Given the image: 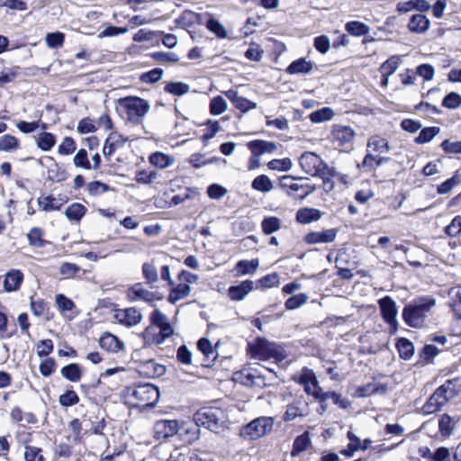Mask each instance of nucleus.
<instances>
[{"label": "nucleus", "instance_id": "nucleus-40", "mask_svg": "<svg viewBox=\"0 0 461 461\" xmlns=\"http://www.w3.org/2000/svg\"><path fill=\"white\" fill-rule=\"evenodd\" d=\"M440 132L439 127H426L422 129L420 134L415 138V142L424 144L429 142L436 135Z\"/></svg>", "mask_w": 461, "mask_h": 461}, {"label": "nucleus", "instance_id": "nucleus-58", "mask_svg": "<svg viewBox=\"0 0 461 461\" xmlns=\"http://www.w3.org/2000/svg\"><path fill=\"white\" fill-rule=\"evenodd\" d=\"M90 195L97 196L110 190V186L101 181H92L87 185Z\"/></svg>", "mask_w": 461, "mask_h": 461}, {"label": "nucleus", "instance_id": "nucleus-32", "mask_svg": "<svg viewBox=\"0 0 461 461\" xmlns=\"http://www.w3.org/2000/svg\"><path fill=\"white\" fill-rule=\"evenodd\" d=\"M259 377H256L249 370L244 369L241 371H237L232 374V382L235 384H240L246 386H252L256 384V379Z\"/></svg>", "mask_w": 461, "mask_h": 461}, {"label": "nucleus", "instance_id": "nucleus-23", "mask_svg": "<svg viewBox=\"0 0 461 461\" xmlns=\"http://www.w3.org/2000/svg\"><path fill=\"white\" fill-rule=\"evenodd\" d=\"M140 373L147 377H159L166 373V367L150 359L140 366Z\"/></svg>", "mask_w": 461, "mask_h": 461}, {"label": "nucleus", "instance_id": "nucleus-39", "mask_svg": "<svg viewBox=\"0 0 461 461\" xmlns=\"http://www.w3.org/2000/svg\"><path fill=\"white\" fill-rule=\"evenodd\" d=\"M251 186L253 189L263 193L270 192L273 189L272 181L266 175L257 176L253 180Z\"/></svg>", "mask_w": 461, "mask_h": 461}, {"label": "nucleus", "instance_id": "nucleus-29", "mask_svg": "<svg viewBox=\"0 0 461 461\" xmlns=\"http://www.w3.org/2000/svg\"><path fill=\"white\" fill-rule=\"evenodd\" d=\"M149 160L151 165L161 169L170 167L175 162V158L172 156L159 151L152 153Z\"/></svg>", "mask_w": 461, "mask_h": 461}, {"label": "nucleus", "instance_id": "nucleus-18", "mask_svg": "<svg viewBox=\"0 0 461 461\" xmlns=\"http://www.w3.org/2000/svg\"><path fill=\"white\" fill-rule=\"evenodd\" d=\"M23 274L19 269H11L5 276L4 280V289L7 293L18 291L23 282Z\"/></svg>", "mask_w": 461, "mask_h": 461}, {"label": "nucleus", "instance_id": "nucleus-25", "mask_svg": "<svg viewBox=\"0 0 461 461\" xmlns=\"http://www.w3.org/2000/svg\"><path fill=\"white\" fill-rule=\"evenodd\" d=\"M259 267L258 259L252 260H240L232 269L235 272V276L254 274Z\"/></svg>", "mask_w": 461, "mask_h": 461}, {"label": "nucleus", "instance_id": "nucleus-30", "mask_svg": "<svg viewBox=\"0 0 461 461\" xmlns=\"http://www.w3.org/2000/svg\"><path fill=\"white\" fill-rule=\"evenodd\" d=\"M311 445L310 434L308 431H304L300 436H297L293 444V449L291 456L293 457L297 456L302 452L305 451Z\"/></svg>", "mask_w": 461, "mask_h": 461}, {"label": "nucleus", "instance_id": "nucleus-34", "mask_svg": "<svg viewBox=\"0 0 461 461\" xmlns=\"http://www.w3.org/2000/svg\"><path fill=\"white\" fill-rule=\"evenodd\" d=\"M345 29L349 34L357 37L366 35L370 31L369 26L358 21L347 23Z\"/></svg>", "mask_w": 461, "mask_h": 461}, {"label": "nucleus", "instance_id": "nucleus-13", "mask_svg": "<svg viewBox=\"0 0 461 461\" xmlns=\"http://www.w3.org/2000/svg\"><path fill=\"white\" fill-rule=\"evenodd\" d=\"M308 412V402L303 396H300L287 405L283 420L285 422L292 421L298 417L307 416Z\"/></svg>", "mask_w": 461, "mask_h": 461}, {"label": "nucleus", "instance_id": "nucleus-63", "mask_svg": "<svg viewBox=\"0 0 461 461\" xmlns=\"http://www.w3.org/2000/svg\"><path fill=\"white\" fill-rule=\"evenodd\" d=\"M258 283L262 288H272L279 285L280 279L277 273H272L261 277Z\"/></svg>", "mask_w": 461, "mask_h": 461}, {"label": "nucleus", "instance_id": "nucleus-12", "mask_svg": "<svg viewBox=\"0 0 461 461\" xmlns=\"http://www.w3.org/2000/svg\"><path fill=\"white\" fill-rule=\"evenodd\" d=\"M179 431V424L176 420H161L154 424V437L156 439L169 438Z\"/></svg>", "mask_w": 461, "mask_h": 461}, {"label": "nucleus", "instance_id": "nucleus-38", "mask_svg": "<svg viewBox=\"0 0 461 461\" xmlns=\"http://www.w3.org/2000/svg\"><path fill=\"white\" fill-rule=\"evenodd\" d=\"M56 144V137L50 132H42L37 139V146L42 151L50 150Z\"/></svg>", "mask_w": 461, "mask_h": 461}, {"label": "nucleus", "instance_id": "nucleus-6", "mask_svg": "<svg viewBox=\"0 0 461 461\" xmlns=\"http://www.w3.org/2000/svg\"><path fill=\"white\" fill-rule=\"evenodd\" d=\"M273 426V418L261 416L241 426L239 434L244 439L256 440L270 433Z\"/></svg>", "mask_w": 461, "mask_h": 461}, {"label": "nucleus", "instance_id": "nucleus-51", "mask_svg": "<svg viewBox=\"0 0 461 461\" xmlns=\"http://www.w3.org/2000/svg\"><path fill=\"white\" fill-rule=\"evenodd\" d=\"M142 274L149 285H153L158 280L157 268L150 263H144L142 265Z\"/></svg>", "mask_w": 461, "mask_h": 461}, {"label": "nucleus", "instance_id": "nucleus-52", "mask_svg": "<svg viewBox=\"0 0 461 461\" xmlns=\"http://www.w3.org/2000/svg\"><path fill=\"white\" fill-rule=\"evenodd\" d=\"M348 438L351 441V443L348 445V447L346 449L341 450L340 453L346 456L350 457L354 455L356 451L359 450L360 438L352 431L348 432Z\"/></svg>", "mask_w": 461, "mask_h": 461}, {"label": "nucleus", "instance_id": "nucleus-14", "mask_svg": "<svg viewBox=\"0 0 461 461\" xmlns=\"http://www.w3.org/2000/svg\"><path fill=\"white\" fill-rule=\"evenodd\" d=\"M115 320L126 327H133L142 321L141 312L135 307L119 309L115 311Z\"/></svg>", "mask_w": 461, "mask_h": 461}, {"label": "nucleus", "instance_id": "nucleus-3", "mask_svg": "<svg viewBox=\"0 0 461 461\" xmlns=\"http://www.w3.org/2000/svg\"><path fill=\"white\" fill-rule=\"evenodd\" d=\"M457 380H447L440 385L422 406V412L426 415L436 413L446 405L449 400L455 398L459 391L456 388Z\"/></svg>", "mask_w": 461, "mask_h": 461}, {"label": "nucleus", "instance_id": "nucleus-11", "mask_svg": "<svg viewBox=\"0 0 461 461\" xmlns=\"http://www.w3.org/2000/svg\"><path fill=\"white\" fill-rule=\"evenodd\" d=\"M378 304L384 321L396 331L398 322L396 320L397 309L395 302L390 296H385L378 301Z\"/></svg>", "mask_w": 461, "mask_h": 461}, {"label": "nucleus", "instance_id": "nucleus-21", "mask_svg": "<svg viewBox=\"0 0 461 461\" xmlns=\"http://www.w3.org/2000/svg\"><path fill=\"white\" fill-rule=\"evenodd\" d=\"M248 148L252 154L261 156L266 153H273L277 149V144L273 141L256 140L248 143Z\"/></svg>", "mask_w": 461, "mask_h": 461}, {"label": "nucleus", "instance_id": "nucleus-56", "mask_svg": "<svg viewBox=\"0 0 461 461\" xmlns=\"http://www.w3.org/2000/svg\"><path fill=\"white\" fill-rule=\"evenodd\" d=\"M445 233L449 237H457L461 234V215L456 216L451 222L445 227Z\"/></svg>", "mask_w": 461, "mask_h": 461}, {"label": "nucleus", "instance_id": "nucleus-2", "mask_svg": "<svg viewBox=\"0 0 461 461\" xmlns=\"http://www.w3.org/2000/svg\"><path fill=\"white\" fill-rule=\"evenodd\" d=\"M194 421L211 431L219 433L229 428L227 413L217 407L203 408L194 414Z\"/></svg>", "mask_w": 461, "mask_h": 461}, {"label": "nucleus", "instance_id": "nucleus-45", "mask_svg": "<svg viewBox=\"0 0 461 461\" xmlns=\"http://www.w3.org/2000/svg\"><path fill=\"white\" fill-rule=\"evenodd\" d=\"M299 384L303 385L304 391L307 393V388H313L318 384L314 373L310 369H303L300 375Z\"/></svg>", "mask_w": 461, "mask_h": 461}, {"label": "nucleus", "instance_id": "nucleus-55", "mask_svg": "<svg viewBox=\"0 0 461 461\" xmlns=\"http://www.w3.org/2000/svg\"><path fill=\"white\" fill-rule=\"evenodd\" d=\"M442 105L447 109H456L461 106V95L456 92L447 94L443 101Z\"/></svg>", "mask_w": 461, "mask_h": 461}, {"label": "nucleus", "instance_id": "nucleus-10", "mask_svg": "<svg viewBox=\"0 0 461 461\" xmlns=\"http://www.w3.org/2000/svg\"><path fill=\"white\" fill-rule=\"evenodd\" d=\"M299 164L306 174L312 176H319L323 160L313 152H304L299 158Z\"/></svg>", "mask_w": 461, "mask_h": 461}, {"label": "nucleus", "instance_id": "nucleus-50", "mask_svg": "<svg viewBox=\"0 0 461 461\" xmlns=\"http://www.w3.org/2000/svg\"><path fill=\"white\" fill-rule=\"evenodd\" d=\"M261 226L266 234H271L281 228V220L276 217H267L262 221Z\"/></svg>", "mask_w": 461, "mask_h": 461}, {"label": "nucleus", "instance_id": "nucleus-9", "mask_svg": "<svg viewBox=\"0 0 461 461\" xmlns=\"http://www.w3.org/2000/svg\"><path fill=\"white\" fill-rule=\"evenodd\" d=\"M292 176H285L280 180V186L285 189L286 194L292 198L303 200L316 190L314 185L298 184Z\"/></svg>", "mask_w": 461, "mask_h": 461}, {"label": "nucleus", "instance_id": "nucleus-19", "mask_svg": "<svg viewBox=\"0 0 461 461\" xmlns=\"http://www.w3.org/2000/svg\"><path fill=\"white\" fill-rule=\"evenodd\" d=\"M100 347L110 353H117L124 348V343L115 335L104 332L99 339Z\"/></svg>", "mask_w": 461, "mask_h": 461}, {"label": "nucleus", "instance_id": "nucleus-53", "mask_svg": "<svg viewBox=\"0 0 461 461\" xmlns=\"http://www.w3.org/2000/svg\"><path fill=\"white\" fill-rule=\"evenodd\" d=\"M163 69L159 68H153L140 76V80L146 84H154L159 81L163 76Z\"/></svg>", "mask_w": 461, "mask_h": 461}, {"label": "nucleus", "instance_id": "nucleus-64", "mask_svg": "<svg viewBox=\"0 0 461 461\" xmlns=\"http://www.w3.org/2000/svg\"><path fill=\"white\" fill-rule=\"evenodd\" d=\"M158 177L156 171L140 170L136 173L135 180L139 184L148 185L152 183Z\"/></svg>", "mask_w": 461, "mask_h": 461}, {"label": "nucleus", "instance_id": "nucleus-4", "mask_svg": "<svg viewBox=\"0 0 461 461\" xmlns=\"http://www.w3.org/2000/svg\"><path fill=\"white\" fill-rule=\"evenodd\" d=\"M127 395L135 400L132 403L136 406L154 407L158 402L159 391L151 384H141L127 387Z\"/></svg>", "mask_w": 461, "mask_h": 461}, {"label": "nucleus", "instance_id": "nucleus-31", "mask_svg": "<svg viewBox=\"0 0 461 461\" xmlns=\"http://www.w3.org/2000/svg\"><path fill=\"white\" fill-rule=\"evenodd\" d=\"M62 376L69 382H78L82 377V370L78 364L72 363L63 366L60 370Z\"/></svg>", "mask_w": 461, "mask_h": 461}, {"label": "nucleus", "instance_id": "nucleus-5", "mask_svg": "<svg viewBox=\"0 0 461 461\" xmlns=\"http://www.w3.org/2000/svg\"><path fill=\"white\" fill-rule=\"evenodd\" d=\"M119 104L124 108L129 122L139 124L149 111V103L138 96H126L118 100Z\"/></svg>", "mask_w": 461, "mask_h": 461}, {"label": "nucleus", "instance_id": "nucleus-46", "mask_svg": "<svg viewBox=\"0 0 461 461\" xmlns=\"http://www.w3.org/2000/svg\"><path fill=\"white\" fill-rule=\"evenodd\" d=\"M456 422L454 420L447 414L442 415L438 421V427L441 434L443 436H450L453 433Z\"/></svg>", "mask_w": 461, "mask_h": 461}, {"label": "nucleus", "instance_id": "nucleus-22", "mask_svg": "<svg viewBox=\"0 0 461 461\" xmlns=\"http://www.w3.org/2000/svg\"><path fill=\"white\" fill-rule=\"evenodd\" d=\"M322 216V212L316 208L304 207L296 212V221L301 224H309L319 221Z\"/></svg>", "mask_w": 461, "mask_h": 461}, {"label": "nucleus", "instance_id": "nucleus-43", "mask_svg": "<svg viewBox=\"0 0 461 461\" xmlns=\"http://www.w3.org/2000/svg\"><path fill=\"white\" fill-rule=\"evenodd\" d=\"M164 89L168 94L181 96L189 92L190 86L184 82H170L166 85Z\"/></svg>", "mask_w": 461, "mask_h": 461}, {"label": "nucleus", "instance_id": "nucleus-20", "mask_svg": "<svg viewBox=\"0 0 461 461\" xmlns=\"http://www.w3.org/2000/svg\"><path fill=\"white\" fill-rule=\"evenodd\" d=\"M127 141V139L118 134L117 132H111L105 140L103 148V154L104 157L112 156L119 148H122Z\"/></svg>", "mask_w": 461, "mask_h": 461}, {"label": "nucleus", "instance_id": "nucleus-33", "mask_svg": "<svg viewBox=\"0 0 461 461\" xmlns=\"http://www.w3.org/2000/svg\"><path fill=\"white\" fill-rule=\"evenodd\" d=\"M390 150L388 141L379 136H374L368 140L367 151L386 153Z\"/></svg>", "mask_w": 461, "mask_h": 461}, {"label": "nucleus", "instance_id": "nucleus-28", "mask_svg": "<svg viewBox=\"0 0 461 461\" xmlns=\"http://www.w3.org/2000/svg\"><path fill=\"white\" fill-rule=\"evenodd\" d=\"M254 288V282L251 280H246L237 285H232V301L243 300Z\"/></svg>", "mask_w": 461, "mask_h": 461}, {"label": "nucleus", "instance_id": "nucleus-62", "mask_svg": "<svg viewBox=\"0 0 461 461\" xmlns=\"http://www.w3.org/2000/svg\"><path fill=\"white\" fill-rule=\"evenodd\" d=\"M151 57L159 63L177 62L179 59L178 56L174 52L157 51L152 53Z\"/></svg>", "mask_w": 461, "mask_h": 461}, {"label": "nucleus", "instance_id": "nucleus-1", "mask_svg": "<svg viewBox=\"0 0 461 461\" xmlns=\"http://www.w3.org/2000/svg\"><path fill=\"white\" fill-rule=\"evenodd\" d=\"M436 304V300L431 296L416 298L412 303L405 305L402 310L404 322L412 328H420L423 325L428 313Z\"/></svg>", "mask_w": 461, "mask_h": 461}, {"label": "nucleus", "instance_id": "nucleus-37", "mask_svg": "<svg viewBox=\"0 0 461 461\" xmlns=\"http://www.w3.org/2000/svg\"><path fill=\"white\" fill-rule=\"evenodd\" d=\"M401 63V57L394 55L389 58L386 61H384L381 67L380 71L382 76H391L393 75L398 68Z\"/></svg>", "mask_w": 461, "mask_h": 461}, {"label": "nucleus", "instance_id": "nucleus-41", "mask_svg": "<svg viewBox=\"0 0 461 461\" xmlns=\"http://www.w3.org/2000/svg\"><path fill=\"white\" fill-rule=\"evenodd\" d=\"M38 204L42 211L51 212L60 209L62 203H58L57 199L52 195L41 196Z\"/></svg>", "mask_w": 461, "mask_h": 461}, {"label": "nucleus", "instance_id": "nucleus-35", "mask_svg": "<svg viewBox=\"0 0 461 461\" xmlns=\"http://www.w3.org/2000/svg\"><path fill=\"white\" fill-rule=\"evenodd\" d=\"M42 230L38 227H33L27 234L29 244L38 249L44 248L47 244V241L42 239Z\"/></svg>", "mask_w": 461, "mask_h": 461}, {"label": "nucleus", "instance_id": "nucleus-54", "mask_svg": "<svg viewBox=\"0 0 461 461\" xmlns=\"http://www.w3.org/2000/svg\"><path fill=\"white\" fill-rule=\"evenodd\" d=\"M59 402L63 407H70L78 403L79 397L75 391L68 390L59 396Z\"/></svg>", "mask_w": 461, "mask_h": 461}, {"label": "nucleus", "instance_id": "nucleus-15", "mask_svg": "<svg viewBox=\"0 0 461 461\" xmlns=\"http://www.w3.org/2000/svg\"><path fill=\"white\" fill-rule=\"evenodd\" d=\"M128 297L131 302L141 300L150 304L162 299L161 295L145 289L140 283H137L129 288Z\"/></svg>", "mask_w": 461, "mask_h": 461}, {"label": "nucleus", "instance_id": "nucleus-8", "mask_svg": "<svg viewBox=\"0 0 461 461\" xmlns=\"http://www.w3.org/2000/svg\"><path fill=\"white\" fill-rule=\"evenodd\" d=\"M355 137L356 132L350 126L335 124L329 138L336 148L349 151L353 149Z\"/></svg>", "mask_w": 461, "mask_h": 461}, {"label": "nucleus", "instance_id": "nucleus-47", "mask_svg": "<svg viewBox=\"0 0 461 461\" xmlns=\"http://www.w3.org/2000/svg\"><path fill=\"white\" fill-rule=\"evenodd\" d=\"M206 27L212 32H213L218 38H226L227 32L225 27L215 18L210 17L206 21Z\"/></svg>", "mask_w": 461, "mask_h": 461}, {"label": "nucleus", "instance_id": "nucleus-24", "mask_svg": "<svg viewBox=\"0 0 461 461\" xmlns=\"http://www.w3.org/2000/svg\"><path fill=\"white\" fill-rule=\"evenodd\" d=\"M429 20L421 14H413L408 23V29L411 32L423 33L429 28Z\"/></svg>", "mask_w": 461, "mask_h": 461}, {"label": "nucleus", "instance_id": "nucleus-17", "mask_svg": "<svg viewBox=\"0 0 461 461\" xmlns=\"http://www.w3.org/2000/svg\"><path fill=\"white\" fill-rule=\"evenodd\" d=\"M337 233L338 230L336 229L312 231L305 235L304 241L307 244L330 243L335 240Z\"/></svg>", "mask_w": 461, "mask_h": 461}, {"label": "nucleus", "instance_id": "nucleus-49", "mask_svg": "<svg viewBox=\"0 0 461 461\" xmlns=\"http://www.w3.org/2000/svg\"><path fill=\"white\" fill-rule=\"evenodd\" d=\"M334 115L332 109L324 107L317 110L310 114V119L312 122H322L330 120Z\"/></svg>", "mask_w": 461, "mask_h": 461}, {"label": "nucleus", "instance_id": "nucleus-26", "mask_svg": "<svg viewBox=\"0 0 461 461\" xmlns=\"http://www.w3.org/2000/svg\"><path fill=\"white\" fill-rule=\"evenodd\" d=\"M167 301L173 304L176 302L187 297L191 293V287L184 282H180L177 285L171 286Z\"/></svg>", "mask_w": 461, "mask_h": 461}, {"label": "nucleus", "instance_id": "nucleus-7", "mask_svg": "<svg viewBox=\"0 0 461 461\" xmlns=\"http://www.w3.org/2000/svg\"><path fill=\"white\" fill-rule=\"evenodd\" d=\"M249 348L252 357L259 360L273 358L276 361H282L285 358L282 348L265 339L258 338L253 345H249Z\"/></svg>", "mask_w": 461, "mask_h": 461}, {"label": "nucleus", "instance_id": "nucleus-27", "mask_svg": "<svg viewBox=\"0 0 461 461\" xmlns=\"http://www.w3.org/2000/svg\"><path fill=\"white\" fill-rule=\"evenodd\" d=\"M313 68L311 61H307L304 58L293 61L286 68V72L290 75L294 74H309Z\"/></svg>", "mask_w": 461, "mask_h": 461}, {"label": "nucleus", "instance_id": "nucleus-42", "mask_svg": "<svg viewBox=\"0 0 461 461\" xmlns=\"http://www.w3.org/2000/svg\"><path fill=\"white\" fill-rule=\"evenodd\" d=\"M86 209L81 203H72L65 211V215L71 221H78L86 213Z\"/></svg>", "mask_w": 461, "mask_h": 461}, {"label": "nucleus", "instance_id": "nucleus-61", "mask_svg": "<svg viewBox=\"0 0 461 461\" xmlns=\"http://www.w3.org/2000/svg\"><path fill=\"white\" fill-rule=\"evenodd\" d=\"M73 161H74V165L77 167H82V168L87 169V170L91 168V164L87 158V152L84 149H81L77 152V154L74 157Z\"/></svg>", "mask_w": 461, "mask_h": 461}, {"label": "nucleus", "instance_id": "nucleus-59", "mask_svg": "<svg viewBox=\"0 0 461 461\" xmlns=\"http://www.w3.org/2000/svg\"><path fill=\"white\" fill-rule=\"evenodd\" d=\"M216 160V158L206 159L204 155L200 153L192 154L189 158V163L195 168H200L208 164H212Z\"/></svg>", "mask_w": 461, "mask_h": 461}, {"label": "nucleus", "instance_id": "nucleus-57", "mask_svg": "<svg viewBox=\"0 0 461 461\" xmlns=\"http://www.w3.org/2000/svg\"><path fill=\"white\" fill-rule=\"evenodd\" d=\"M41 452L40 447L25 446L24 459L25 461H44Z\"/></svg>", "mask_w": 461, "mask_h": 461}, {"label": "nucleus", "instance_id": "nucleus-16", "mask_svg": "<svg viewBox=\"0 0 461 461\" xmlns=\"http://www.w3.org/2000/svg\"><path fill=\"white\" fill-rule=\"evenodd\" d=\"M200 425L196 422H182L179 425V435L187 444H193L200 438Z\"/></svg>", "mask_w": 461, "mask_h": 461}, {"label": "nucleus", "instance_id": "nucleus-36", "mask_svg": "<svg viewBox=\"0 0 461 461\" xmlns=\"http://www.w3.org/2000/svg\"><path fill=\"white\" fill-rule=\"evenodd\" d=\"M396 347L399 352V355L403 359H410L414 353V346L413 344L405 338H401L397 343Z\"/></svg>", "mask_w": 461, "mask_h": 461}, {"label": "nucleus", "instance_id": "nucleus-60", "mask_svg": "<svg viewBox=\"0 0 461 461\" xmlns=\"http://www.w3.org/2000/svg\"><path fill=\"white\" fill-rule=\"evenodd\" d=\"M308 300L305 294H299L288 298L285 302V308L287 310H294L303 305Z\"/></svg>", "mask_w": 461, "mask_h": 461}, {"label": "nucleus", "instance_id": "nucleus-44", "mask_svg": "<svg viewBox=\"0 0 461 461\" xmlns=\"http://www.w3.org/2000/svg\"><path fill=\"white\" fill-rule=\"evenodd\" d=\"M19 148V140L16 137L5 134L0 138V151H13Z\"/></svg>", "mask_w": 461, "mask_h": 461}, {"label": "nucleus", "instance_id": "nucleus-48", "mask_svg": "<svg viewBox=\"0 0 461 461\" xmlns=\"http://www.w3.org/2000/svg\"><path fill=\"white\" fill-rule=\"evenodd\" d=\"M47 46L50 49L62 47L65 41V34L60 32H50L45 38Z\"/></svg>", "mask_w": 461, "mask_h": 461}]
</instances>
